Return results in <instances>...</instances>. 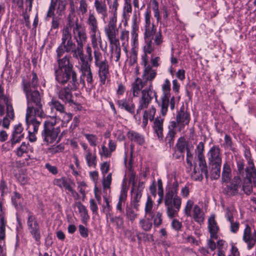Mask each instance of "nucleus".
<instances>
[{
    "mask_svg": "<svg viewBox=\"0 0 256 256\" xmlns=\"http://www.w3.org/2000/svg\"><path fill=\"white\" fill-rule=\"evenodd\" d=\"M142 59V64L144 68L142 78L144 81L146 82V84H148V86L142 91V96L138 100L137 113L138 114L143 109L146 108L154 97L158 106L160 108L161 114L164 116L168 111V106H170V109L172 111L175 108V97L170 96V82L168 79L164 80L162 86V93L160 101H158L157 93L154 90L152 84V80L156 76V70L152 68L151 66L148 64L146 57L143 56Z\"/></svg>",
    "mask_w": 256,
    "mask_h": 256,
    "instance_id": "1",
    "label": "nucleus"
},
{
    "mask_svg": "<svg viewBox=\"0 0 256 256\" xmlns=\"http://www.w3.org/2000/svg\"><path fill=\"white\" fill-rule=\"evenodd\" d=\"M56 81L61 85L68 86L58 89L57 94L60 99L65 103H74L72 90H76L78 86L77 74L72 64H70L68 59L59 60L58 66L54 67Z\"/></svg>",
    "mask_w": 256,
    "mask_h": 256,
    "instance_id": "2",
    "label": "nucleus"
},
{
    "mask_svg": "<svg viewBox=\"0 0 256 256\" xmlns=\"http://www.w3.org/2000/svg\"><path fill=\"white\" fill-rule=\"evenodd\" d=\"M32 78L28 80L24 77L22 78V86L26 95L27 102L26 112L32 114L34 112L37 116L45 118L46 116L43 110L44 104L42 96L37 90L38 79L36 72H32Z\"/></svg>",
    "mask_w": 256,
    "mask_h": 256,
    "instance_id": "3",
    "label": "nucleus"
},
{
    "mask_svg": "<svg viewBox=\"0 0 256 256\" xmlns=\"http://www.w3.org/2000/svg\"><path fill=\"white\" fill-rule=\"evenodd\" d=\"M150 12L147 10L144 14V45L143 46L145 57L156 49L161 46L163 43V36L160 30L157 31L156 26L151 22Z\"/></svg>",
    "mask_w": 256,
    "mask_h": 256,
    "instance_id": "4",
    "label": "nucleus"
},
{
    "mask_svg": "<svg viewBox=\"0 0 256 256\" xmlns=\"http://www.w3.org/2000/svg\"><path fill=\"white\" fill-rule=\"evenodd\" d=\"M237 170L236 176H235L232 180L230 183L226 185L224 190V193L228 196H233L237 194L238 192V188L240 187L242 180L240 176L245 177L247 176L248 172L246 169L251 172L252 169L256 170L253 163L250 168H244V163L243 160H239L236 162Z\"/></svg>",
    "mask_w": 256,
    "mask_h": 256,
    "instance_id": "5",
    "label": "nucleus"
},
{
    "mask_svg": "<svg viewBox=\"0 0 256 256\" xmlns=\"http://www.w3.org/2000/svg\"><path fill=\"white\" fill-rule=\"evenodd\" d=\"M61 43L56 50L57 57V65L58 66L59 60H63L65 58L68 59L70 64L71 56L70 55H66L64 57L61 58L65 52H70L74 48L76 47L75 43L72 41L71 32L68 30H62V34L61 38Z\"/></svg>",
    "mask_w": 256,
    "mask_h": 256,
    "instance_id": "6",
    "label": "nucleus"
},
{
    "mask_svg": "<svg viewBox=\"0 0 256 256\" xmlns=\"http://www.w3.org/2000/svg\"><path fill=\"white\" fill-rule=\"evenodd\" d=\"M94 66L98 68L100 84H104L106 80L110 78V76L108 60L98 50H94Z\"/></svg>",
    "mask_w": 256,
    "mask_h": 256,
    "instance_id": "7",
    "label": "nucleus"
},
{
    "mask_svg": "<svg viewBox=\"0 0 256 256\" xmlns=\"http://www.w3.org/2000/svg\"><path fill=\"white\" fill-rule=\"evenodd\" d=\"M56 118L54 117L44 122L42 135L45 142L52 143L56 140L60 132V127L56 126Z\"/></svg>",
    "mask_w": 256,
    "mask_h": 256,
    "instance_id": "8",
    "label": "nucleus"
},
{
    "mask_svg": "<svg viewBox=\"0 0 256 256\" xmlns=\"http://www.w3.org/2000/svg\"><path fill=\"white\" fill-rule=\"evenodd\" d=\"M164 202L168 217L172 218L176 216L182 204L181 198L178 195L172 196L167 194L164 196Z\"/></svg>",
    "mask_w": 256,
    "mask_h": 256,
    "instance_id": "9",
    "label": "nucleus"
},
{
    "mask_svg": "<svg viewBox=\"0 0 256 256\" xmlns=\"http://www.w3.org/2000/svg\"><path fill=\"white\" fill-rule=\"evenodd\" d=\"M117 19L110 18L107 25L104 28V34L110 44L120 42L118 38V29L116 27Z\"/></svg>",
    "mask_w": 256,
    "mask_h": 256,
    "instance_id": "10",
    "label": "nucleus"
},
{
    "mask_svg": "<svg viewBox=\"0 0 256 256\" xmlns=\"http://www.w3.org/2000/svg\"><path fill=\"white\" fill-rule=\"evenodd\" d=\"M26 212L28 215L27 226L28 230L34 240L36 241H39L41 238L40 225L34 214L28 210H27Z\"/></svg>",
    "mask_w": 256,
    "mask_h": 256,
    "instance_id": "11",
    "label": "nucleus"
},
{
    "mask_svg": "<svg viewBox=\"0 0 256 256\" xmlns=\"http://www.w3.org/2000/svg\"><path fill=\"white\" fill-rule=\"evenodd\" d=\"M72 34L77 44L84 45L87 40V36L85 28L78 22L76 18V24L72 28Z\"/></svg>",
    "mask_w": 256,
    "mask_h": 256,
    "instance_id": "12",
    "label": "nucleus"
},
{
    "mask_svg": "<svg viewBox=\"0 0 256 256\" xmlns=\"http://www.w3.org/2000/svg\"><path fill=\"white\" fill-rule=\"evenodd\" d=\"M242 240L246 244L248 249L250 250L256 244V230H252V227L246 224L244 230Z\"/></svg>",
    "mask_w": 256,
    "mask_h": 256,
    "instance_id": "13",
    "label": "nucleus"
},
{
    "mask_svg": "<svg viewBox=\"0 0 256 256\" xmlns=\"http://www.w3.org/2000/svg\"><path fill=\"white\" fill-rule=\"evenodd\" d=\"M246 170L248 175L244 178L242 190L246 195H250L252 192V178L254 179V184L256 185V170L252 169L251 172L248 169Z\"/></svg>",
    "mask_w": 256,
    "mask_h": 256,
    "instance_id": "14",
    "label": "nucleus"
},
{
    "mask_svg": "<svg viewBox=\"0 0 256 256\" xmlns=\"http://www.w3.org/2000/svg\"><path fill=\"white\" fill-rule=\"evenodd\" d=\"M190 120L189 113L184 110V108H181L176 116V126L178 128V131L180 132L186 125H188Z\"/></svg>",
    "mask_w": 256,
    "mask_h": 256,
    "instance_id": "15",
    "label": "nucleus"
},
{
    "mask_svg": "<svg viewBox=\"0 0 256 256\" xmlns=\"http://www.w3.org/2000/svg\"><path fill=\"white\" fill-rule=\"evenodd\" d=\"M208 159L210 165L222 164V154L218 146H213L208 152Z\"/></svg>",
    "mask_w": 256,
    "mask_h": 256,
    "instance_id": "16",
    "label": "nucleus"
},
{
    "mask_svg": "<svg viewBox=\"0 0 256 256\" xmlns=\"http://www.w3.org/2000/svg\"><path fill=\"white\" fill-rule=\"evenodd\" d=\"M36 116H37L35 114L34 112H32V114H28V112H26V120L28 128L29 130V133L35 134L38 131L41 122L36 118Z\"/></svg>",
    "mask_w": 256,
    "mask_h": 256,
    "instance_id": "17",
    "label": "nucleus"
},
{
    "mask_svg": "<svg viewBox=\"0 0 256 256\" xmlns=\"http://www.w3.org/2000/svg\"><path fill=\"white\" fill-rule=\"evenodd\" d=\"M79 70L80 72V82L84 86L85 84L84 79H86L88 86L92 87L94 86V80L90 66L79 68Z\"/></svg>",
    "mask_w": 256,
    "mask_h": 256,
    "instance_id": "18",
    "label": "nucleus"
},
{
    "mask_svg": "<svg viewBox=\"0 0 256 256\" xmlns=\"http://www.w3.org/2000/svg\"><path fill=\"white\" fill-rule=\"evenodd\" d=\"M116 104L120 108L124 109L128 112L134 115V116L136 119L137 118V115L140 114V112L138 114L136 112V114H134L135 105L132 100L129 99L118 100L117 101Z\"/></svg>",
    "mask_w": 256,
    "mask_h": 256,
    "instance_id": "19",
    "label": "nucleus"
},
{
    "mask_svg": "<svg viewBox=\"0 0 256 256\" xmlns=\"http://www.w3.org/2000/svg\"><path fill=\"white\" fill-rule=\"evenodd\" d=\"M70 12L67 18V23L66 26L62 30H68L69 32H71L72 28L76 24V20H74L76 17V5H74V1L70 2Z\"/></svg>",
    "mask_w": 256,
    "mask_h": 256,
    "instance_id": "20",
    "label": "nucleus"
},
{
    "mask_svg": "<svg viewBox=\"0 0 256 256\" xmlns=\"http://www.w3.org/2000/svg\"><path fill=\"white\" fill-rule=\"evenodd\" d=\"M94 6L98 14L104 20L108 16V8L105 0H95Z\"/></svg>",
    "mask_w": 256,
    "mask_h": 256,
    "instance_id": "21",
    "label": "nucleus"
},
{
    "mask_svg": "<svg viewBox=\"0 0 256 256\" xmlns=\"http://www.w3.org/2000/svg\"><path fill=\"white\" fill-rule=\"evenodd\" d=\"M128 190V188L126 187V184L124 182L122 186L118 202L116 206L117 210L121 213L124 212L123 207L125 204V202L127 198Z\"/></svg>",
    "mask_w": 256,
    "mask_h": 256,
    "instance_id": "22",
    "label": "nucleus"
},
{
    "mask_svg": "<svg viewBox=\"0 0 256 256\" xmlns=\"http://www.w3.org/2000/svg\"><path fill=\"white\" fill-rule=\"evenodd\" d=\"M146 82L142 80L141 78H137L132 85V92L134 97H137L142 93V88L146 86ZM142 96V94L140 95ZM141 96H140V97Z\"/></svg>",
    "mask_w": 256,
    "mask_h": 256,
    "instance_id": "23",
    "label": "nucleus"
},
{
    "mask_svg": "<svg viewBox=\"0 0 256 256\" xmlns=\"http://www.w3.org/2000/svg\"><path fill=\"white\" fill-rule=\"evenodd\" d=\"M110 56L112 60H114L116 62H119L120 54L121 48L120 42L110 44Z\"/></svg>",
    "mask_w": 256,
    "mask_h": 256,
    "instance_id": "24",
    "label": "nucleus"
},
{
    "mask_svg": "<svg viewBox=\"0 0 256 256\" xmlns=\"http://www.w3.org/2000/svg\"><path fill=\"white\" fill-rule=\"evenodd\" d=\"M53 184L60 188H64L72 194L75 193L77 196H78V194L74 190L66 178L62 177L60 178H56L54 180Z\"/></svg>",
    "mask_w": 256,
    "mask_h": 256,
    "instance_id": "25",
    "label": "nucleus"
},
{
    "mask_svg": "<svg viewBox=\"0 0 256 256\" xmlns=\"http://www.w3.org/2000/svg\"><path fill=\"white\" fill-rule=\"evenodd\" d=\"M208 228L210 233V238L217 239V233L219 230V228L217 225L214 216H211L208 220Z\"/></svg>",
    "mask_w": 256,
    "mask_h": 256,
    "instance_id": "26",
    "label": "nucleus"
},
{
    "mask_svg": "<svg viewBox=\"0 0 256 256\" xmlns=\"http://www.w3.org/2000/svg\"><path fill=\"white\" fill-rule=\"evenodd\" d=\"M176 129L178 130V128L176 126L174 121L170 122L168 126V132L166 138V141L169 144L170 146L174 144Z\"/></svg>",
    "mask_w": 256,
    "mask_h": 256,
    "instance_id": "27",
    "label": "nucleus"
},
{
    "mask_svg": "<svg viewBox=\"0 0 256 256\" xmlns=\"http://www.w3.org/2000/svg\"><path fill=\"white\" fill-rule=\"evenodd\" d=\"M90 31L98 30V22L94 12L90 11L86 22Z\"/></svg>",
    "mask_w": 256,
    "mask_h": 256,
    "instance_id": "28",
    "label": "nucleus"
},
{
    "mask_svg": "<svg viewBox=\"0 0 256 256\" xmlns=\"http://www.w3.org/2000/svg\"><path fill=\"white\" fill-rule=\"evenodd\" d=\"M232 169L230 165L226 162L222 167V182L223 183H228L230 182L232 178Z\"/></svg>",
    "mask_w": 256,
    "mask_h": 256,
    "instance_id": "29",
    "label": "nucleus"
},
{
    "mask_svg": "<svg viewBox=\"0 0 256 256\" xmlns=\"http://www.w3.org/2000/svg\"><path fill=\"white\" fill-rule=\"evenodd\" d=\"M107 220L110 219V223L116 226L117 228H121L124 224V218L121 216H114L112 214L108 213L106 214Z\"/></svg>",
    "mask_w": 256,
    "mask_h": 256,
    "instance_id": "30",
    "label": "nucleus"
},
{
    "mask_svg": "<svg viewBox=\"0 0 256 256\" xmlns=\"http://www.w3.org/2000/svg\"><path fill=\"white\" fill-rule=\"evenodd\" d=\"M192 218L196 222L200 224L203 222L204 220V214L203 210L197 204L194 206L192 209Z\"/></svg>",
    "mask_w": 256,
    "mask_h": 256,
    "instance_id": "31",
    "label": "nucleus"
},
{
    "mask_svg": "<svg viewBox=\"0 0 256 256\" xmlns=\"http://www.w3.org/2000/svg\"><path fill=\"white\" fill-rule=\"evenodd\" d=\"M74 206L77 207L78 212L82 218V220L84 224H86L90 219V216L88 214V210L86 207L80 202H76L74 203Z\"/></svg>",
    "mask_w": 256,
    "mask_h": 256,
    "instance_id": "32",
    "label": "nucleus"
},
{
    "mask_svg": "<svg viewBox=\"0 0 256 256\" xmlns=\"http://www.w3.org/2000/svg\"><path fill=\"white\" fill-rule=\"evenodd\" d=\"M156 112V109L152 106L148 110H145L143 115L142 127L145 128L148 122V120L152 121L154 120V115Z\"/></svg>",
    "mask_w": 256,
    "mask_h": 256,
    "instance_id": "33",
    "label": "nucleus"
},
{
    "mask_svg": "<svg viewBox=\"0 0 256 256\" xmlns=\"http://www.w3.org/2000/svg\"><path fill=\"white\" fill-rule=\"evenodd\" d=\"M163 119L156 118L154 121V129L159 138L162 139L163 136Z\"/></svg>",
    "mask_w": 256,
    "mask_h": 256,
    "instance_id": "34",
    "label": "nucleus"
},
{
    "mask_svg": "<svg viewBox=\"0 0 256 256\" xmlns=\"http://www.w3.org/2000/svg\"><path fill=\"white\" fill-rule=\"evenodd\" d=\"M127 136L131 141L136 142L140 145H142L144 143V137L137 132L130 130L128 132Z\"/></svg>",
    "mask_w": 256,
    "mask_h": 256,
    "instance_id": "35",
    "label": "nucleus"
},
{
    "mask_svg": "<svg viewBox=\"0 0 256 256\" xmlns=\"http://www.w3.org/2000/svg\"><path fill=\"white\" fill-rule=\"evenodd\" d=\"M131 194V204L134 208L138 210L140 206L138 202H140L142 198V193L138 191L134 190H132Z\"/></svg>",
    "mask_w": 256,
    "mask_h": 256,
    "instance_id": "36",
    "label": "nucleus"
},
{
    "mask_svg": "<svg viewBox=\"0 0 256 256\" xmlns=\"http://www.w3.org/2000/svg\"><path fill=\"white\" fill-rule=\"evenodd\" d=\"M84 158L86 162L87 165L89 167L96 168V156L92 154V152H88L84 154Z\"/></svg>",
    "mask_w": 256,
    "mask_h": 256,
    "instance_id": "37",
    "label": "nucleus"
},
{
    "mask_svg": "<svg viewBox=\"0 0 256 256\" xmlns=\"http://www.w3.org/2000/svg\"><path fill=\"white\" fill-rule=\"evenodd\" d=\"M90 34L92 44L94 48L98 47V42L101 43L102 40L100 32L98 30L90 31Z\"/></svg>",
    "mask_w": 256,
    "mask_h": 256,
    "instance_id": "38",
    "label": "nucleus"
},
{
    "mask_svg": "<svg viewBox=\"0 0 256 256\" xmlns=\"http://www.w3.org/2000/svg\"><path fill=\"white\" fill-rule=\"evenodd\" d=\"M48 104L52 109H55L61 114L64 113V105L58 100L54 98H52L51 101L49 102Z\"/></svg>",
    "mask_w": 256,
    "mask_h": 256,
    "instance_id": "39",
    "label": "nucleus"
},
{
    "mask_svg": "<svg viewBox=\"0 0 256 256\" xmlns=\"http://www.w3.org/2000/svg\"><path fill=\"white\" fill-rule=\"evenodd\" d=\"M176 146L178 150L181 154L184 153L185 150L190 148L188 142L182 136L178 138Z\"/></svg>",
    "mask_w": 256,
    "mask_h": 256,
    "instance_id": "40",
    "label": "nucleus"
},
{
    "mask_svg": "<svg viewBox=\"0 0 256 256\" xmlns=\"http://www.w3.org/2000/svg\"><path fill=\"white\" fill-rule=\"evenodd\" d=\"M152 219L150 217H149L146 219L140 220L139 222L140 227L145 231L150 230L152 226Z\"/></svg>",
    "mask_w": 256,
    "mask_h": 256,
    "instance_id": "41",
    "label": "nucleus"
},
{
    "mask_svg": "<svg viewBox=\"0 0 256 256\" xmlns=\"http://www.w3.org/2000/svg\"><path fill=\"white\" fill-rule=\"evenodd\" d=\"M6 226L0 227V256H6L4 246Z\"/></svg>",
    "mask_w": 256,
    "mask_h": 256,
    "instance_id": "42",
    "label": "nucleus"
},
{
    "mask_svg": "<svg viewBox=\"0 0 256 256\" xmlns=\"http://www.w3.org/2000/svg\"><path fill=\"white\" fill-rule=\"evenodd\" d=\"M221 165L222 164L210 165L212 166L211 178L212 180H218L220 177Z\"/></svg>",
    "mask_w": 256,
    "mask_h": 256,
    "instance_id": "43",
    "label": "nucleus"
},
{
    "mask_svg": "<svg viewBox=\"0 0 256 256\" xmlns=\"http://www.w3.org/2000/svg\"><path fill=\"white\" fill-rule=\"evenodd\" d=\"M198 166L200 168L202 173L204 174L206 178H208V170L204 156H198Z\"/></svg>",
    "mask_w": 256,
    "mask_h": 256,
    "instance_id": "44",
    "label": "nucleus"
},
{
    "mask_svg": "<svg viewBox=\"0 0 256 256\" xmlns=\"http://www.w3.org/2000/svg\"><path fill=\"white\" fill-rule=\"evenodd\" d=\"M88 8L87 0H80L79 1V6L76 8L78 14L84 16L88 12Z\"/></svg>",
    "mask_w": 256,
    "mask_h": 256,
    "instance_id": "45",
    "label": "nucleus"
},
{
    "mask_svg": "<svg viewBox=\"0 0 256 256\" xmlns=\"http://www.w3.org/2000/svg\"><path fill=\"white\" fill-rule=\"evenodd\" d=\"M152 207L153 202L152 198L150 196H148L146 204L144 210L146 215H148L151 218H152L154 216L152 211Z\"/></svg>",
    "mask_w": 256,
    "mask_h": 256,
    "instance_id": "46",
    "label": "nucleus"
},
{
    "mask_svg": "<svg viewBox=\"0 0 256 256\" xmlns=\"http://www.w3.org/2000/svg\"><path fill=\"white\" fill-rule=\"evenodd\" d=\"M6 106V116L10 120H12L14 117V108L10 100H7V102H4Z\"/></svg>",
    "mask_w": 256,
    "mask_h": 256,
    "instance_id": "47",
    "label": "nucleus"
},
{
    "mask_svg": "<svg viewBox=\"0 0 256 256\" xmlns=\"http://www.w3.org/2000/svg\"><path fill=\"white\" fill-rule=\"evenodd\" d=\"M132 0H124L123 8V17L126 18L128 14L132 12V6L131 4Z\"/></svg>",
    "mask_w": 256,
    "mask_h": 256,
    "instance_id": "48",
    "label": "nucleus"
},
{
    "mask_svg": "<svg viewBox=\"0 0 256 256\" xmlns=\"http://www.w3.org/2000/svg\"><path fill=\"white\" fill-rule=\"evenodd\" d=\"M83 47L84 45L77 44V47L72 49L71 52L72 53L73 58L78 59L79 57L84 54Z\"/></svg>",
    "mask_w": 256,
    "mask_h": 256,
    "instance_id": "49",
    "label": "nucleus"
},
{
    "mask_svg": "<svg viewBox=\"0 0 256 256\" xmlns=\"http://www.w3.org/2000/svg\"><path fill=\"white\" fill-rule=\"evenodd\" d=\"M178 190V183L177 182H174L172 184V185L171 187L166 188V192L165 195L170 194L171 196H175L177 195Z\"/></svg>",
    "mask_w": 256,
    "mask_h": 256,
    "instance_id": "50",
    "label": "nucleus"
},
{
    "mask_svg": "<svg viewBox=\"0 0 256 256\" xmlns=\"http://www.w3.org/2000/svg\"><path fill=\"white\" fill-rule=\"evenodd\" d=\"M54 4L55 8L57 7L58 12H59V14H61V12L66 8V2L63 0H54Z\"/></svg>",
    "mask_w": 256,
    "mask_h": 256,
    "instance_id": "51",
    "label": "nucleus"
},
{
    "mask_svg": "<svg viewBox=\"0 0 256 256\" xmlns=\"http://www.w3.org/2000/svg\"><path fill=\"white\" fill-rule=\"evenodd\" d=\"M64 150V146L62 144H60L58 146H54L48 150V152L51 154H54L56 153L60 152H63Z\"/></svg>",
    "mask_w": 256,
    "mask_h": 256,
    "instance_id": "52",
    "label": "nucleus"
},
{
    "mask_svg": "<svg viewBox=\"0 0 256 256\" xmlns=\"http://www.w3.org/2000/svg\"><path fill=\"white\" fill-rule=\"evenodd\" d=\"M152 8L154 12V16L156 18L157 22L160 20V15L158 10V3L156 0H152Z\"/></svg>",
    "mask_w": 256,
    "mask_h": 256,
    "instance_id": "53",
    "label": "nucleus"
},
{
    "mask_svg": "<svg viewBox=\"0 0 256 256\" xmlns=\"http://www.w3.org/2000/svg\"><path fill=\"white\" fill-rule=\"evenodd\" d=\"M120 39L122 42V46L128 44L129 40V31L126 29L122 30L120 32Z\"/></svg>",
    "mask_w": 256,
    "mask_h": 256,
    "instance_id": "54",
    "label": "nucleus"
},
{
    "mask_svg": "<svg viewBox=\"0 0 256 256\" xmlns=\"http://www.w3.org/2000/svg\"><path fill=\"white\" fill-rule=\"evenodd\" d=\"M126 217L131 221L133 222L136 218L137 214L135 213L132 208L127 206L126 209Z\"/></svg>",
    "mask_w": 256,
    "mask_h": 256,
    "instance_id": "55",
    "label": "nucleus"
},
{
    "mask_svg": "<svg viewBox=\"0 0 256 256\" xmlns=\"http://www.w3.org/2000/svg\"><path fill=\"white\" fill-rule=\"evenodd\" d=\"M12 204L16 208L21 204V195L18 192H14V195L12 197Z\"/></svg>",
    "mask_w": 256,
    "mask_h": 256,
    "instance_id": "56",
    "label": "nucleus"
},
{
    "mask_svg": "<svg viewBox=\"0 0 256 256\" xmlns=\"http://www.w3.org/2000/svg\"><path fill=\"white\" fill-rule=\"evenodd\" d=\"M194 206V202L191 200H188L186 204L184 209V213L187 216H191V210Z\"/></svg>",
    "mask_w": 256,
    "mask_h": 256,
    "instance_id": "57",
    "label": "nucleus"
},
{
    "mask_svg": "<svg viewBox=\"0 0 256 256\" xmlns=\"http://www.w3.org/2000/svg\"><path fill=\"white\" fill-rule=\"evenodd\" d=\"M84 136L88 140L91 146H96L98 138L96 136L92 134H84Z\"/></svg>",
    "mask_w": 256,
    "mask_h": 256,
    "instance_id": "58",
    "label": "nucleus"
},
{
    "mask_svg": "<svg viewBox=\"0 0 256 256\" xmlns=\"http://www.w3.org/2000/svg\"><path fill=\"white\" fill-rule=\"evenodd\" d=\"M118 6V0H114L112 4L110 6V8L112 9V16L110 18L117 19V10Z\"/></svg>",
    "mask_w": 256,
    "mask_h": 256,
    "instance_id": "59",
    "label": "nucleus"
},
{
    "mask_svg": "<svg viewBox=\"0 0 256 256\" xmlns=\"http://www.w3.org/2000/svg\"><path fill=\"white\" fill-rule=\"evenodd\" d=\"M112 173H110L106 176V178H104L102 180V186L104 188H110V186L112 182Z\"/></svg>",
    "mask_w": 256,
    "mask_h": 256,
    "instance_id": "60",
    "label": "nucleus"
},
{
    "mask_svg": "<svg viewBox=\"0 0 256 256\" xmlns=\"http://www.w3.org/2000/svg\"><path fill=\"white\" fill-rule=\"evenodd\" d=\"M26 142H24L18 148L16 151V154L18 156H22L24 153L28 152V146Z\"/></svg>",
    "mask_w": 256,
    "mask_h": 256,
    "instance_id": "61",
    "label": "nucleus"
},
{
    "mask_svg": "<svg viewBox=\"0 0 256 256\" xmlns=\"http://www.w3.org/2000/svg\"><path fill=\"white\" fill-rule=\"evenodd\" d=\"M99 154L101 156H104L105 158H109L112 155L111 152L108 150V148L104 145L102 146Z\"/></svg>",
    "mask_w": 256,
    "mask_h": 256,
    "instance_id": "62",
    "label": "nucleus"
},
{
    "mask_svg": "<svg viewBox=\"0 0 256 256\" xmlns=\"http://www.w3.org/2000/svg\"><path fill=\"white\" fill-rule=\"evenodd\" d=\"M162 214L160 212H156L154 216V224L155 226H159L162 223Z\"/></svg>",
    "mask_w": 256,
    "mask_h": 256,
    "instance_id": "63",
    "label": "nucleus"
},
{
    "mask_svg": "<svg viewBox=\"0 0 256 256\" xmlns=\"http://www.w3.org/2000/svg\"><path fill=\"white\" fill-rule=\"evenodd\" d=\"M78 59L80 60V62H79L80 64V68H86V66H90V64L88 63V61L86 60L84 56V54H82Z\"/></svg>",
    "mask_w": 256,
    "mask_h": 256,
    "instance_id": "64",
    "label": "nucleus"
}]
</instances>
